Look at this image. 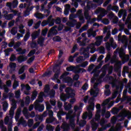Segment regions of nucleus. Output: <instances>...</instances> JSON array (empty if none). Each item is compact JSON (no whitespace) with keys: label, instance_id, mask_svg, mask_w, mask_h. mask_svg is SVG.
Returning a JSON list of instances; mask_svg holds the SVG:
<instances>
[{"label":"nucleus","instance_id":"nucleus-9","mask_svg":"<svg viewBox=\"0 0 131 131\" xmlns=\"http://www.w3.org/2000/svg\"><path fill=\"white\" fill-rule=\"evenodd\" d=\"M58 34V31L55 29V28H52L50 29L48 33L47 37H51V36H54V35H57Z\"/></svg>","mask_w":131,"mask_h":131},{"label":"nucleus","instance_id":"nucleus-11","mask_svg":"<svg viewBox=\"0 0 131 131\" xmlns=\"http://www.w3.org/2000/svg\"><path fill=\"white\" fill-rule=\"evenodd\" d=\"M63 80L66 83H68L69 86H72L73 85V80L70 77H67L63 79Z\"/></svg>","mask_w":131,"mask_h":131},{"label":"nucleus","instance_id":"nucleus-54","mask_svg":"<svg viewBox=\"0 0 131 131\" xmlns=\"http://www.w3.org/2000/svg\"><path fill=\"white\" fill-rule=\"evenodd\" d=\"M54 22L57 25H60L61 24V22H62V20L61 19V18L58 17L56 19H54Z\"/></svg>","mask_w":131,"mask_h":131},{"label":"nucleus","instance_id":"nucleus-53","mask_svg":"<svg viewBox=\"0 0 131 131\" xmlns=\"http://www.w3.org/2000/svg\"><path fill=\"white\" fill-rule=\"evenodd\" d=\"M50 85H46L45 86V89L44 90V93H45L46 94H49V93H50Z\"/></svg>","mask_w":131,"mask_h":131},{"label":"nucleus","instance_id":"nucleus-42","mask_svg":"<svg viewBox=\"0 0 131 131\" xmlns=\"http://www.w3.org/2000/svg\"><path fill=\"white\" fill-rule=\"evenodd\" d=\"M56 120V118H50L46 119V123L50 124L52 123V122H54L55 120Z\"/></svg>","mask_w":131,"mask_h":131},{"label":"nucleus","instance_id":"nucleus-60","mask_svg":"<svg viewBox=\"0 0 131 131\" xmlns=\"http://www.w3.org/2000/svg\"><path fill=\"white\" fill-rule=\"evenodd\" d=\"M19 86V82L15 81L12 85L13 90H16Z\"/></svg>","mask_w":131,"mask_h":131},{"label":"nucleus","instance_id":"nucleus-8","mask_svg":"<svg viewBox=\"0 0 131 131\" xmlns=\"http://www.w3.org/2000/svg\"><path fill=\"white\" fill-rule=\"evenodd\" d=\"M12 107L10 108L9 111V115L10 117H14V114H15V109L17 108V104L15 102L12 103Z\"/></svg>","mask_w":131,"mask_h":131},{"label":"nucleus","instance_id":"nucleus-58","mask_svg":"<svg viewBox=\"0 0 131 131\" xmlns=\"http://www.w3.org/2000/svg\"><path fill=\"white\" fill-rule=\"evenodd\" d=\"M0 128H1V131H7V127L4 125V123H0Z\"/></svg>","mask_w":131,"mask_h":131},{"label":"nucleus","instance_id":"nucleus-45","mask_svg":"<svg viewBox=\"0 0 131 131\" xmlns=\"http://www.w3.org/2000/svg\"><path fill=\"white\" fill-rule=\"evenodd\" d=\"M25 67H26V66H23L19 70H18V74L21 75L23 73H24V71H25Z\"/></svg>","mask_w":131,"mask_h":131},{"label":"nucleus","instance_id":"nucleus-40","mask_svg":"<svg viewBox=\"0 0 131 131\" xmlns=\"http://www.w3.org/2000/svg\"><path fill=\"white\" fill-rule=\"evenodd\" d=\"M35 17L37 19H43V15L40 13L37 12L35 14Z\"/></svg>","mask_w":131,"mask_h":131},{"label":"nucleus","instance_id":"nucleus-39","mask_svg":"<svg viewBox=\"0 0 131 131\" xmlns=\"http://www.w3.org/2000/svg\"><path fill=\"white\" fill-rule=\"evenodd\" d=\"M35 110H38L39 112H42V111H43V110H45V106H35Z\"/></svg>","mask_w":131,"mask_h":131},{"label":"nucleus","instance_id":"nucleus-35","mask_svg":"<svg viewBox=\"0 0 131 131\" xmlns=\"http://www.w3.org/2000/svg\"><path fill=\"white\" fill-rule=\"evenodd\" d=\"M50 18H48L47 20H44L42 21L41 26L42 27H45V26H47V25H49V21H50Z\"/></svg>","mask_w":131,"mask_h":131},{"label":"nucleus","instance_id":"nucleus-62","mask_svg":"<svg viewBox=\"0 0 131 131\" xmlns=\"http://www.w3.org/2000/svg\"><path fill=\"white\" fill-rule=\"evenodd\" d=\"M25 104H26V105H28L29 104H30V97L27 96L26 97V100H25Z\"/></svg>","mask_w":131,"mask_h":131},{"label":"nucleus","instance_id":"nucleus-7","mask_svg":"<svg viewBox=\"0 0 131 131\" xmlns=\"http://www.w3.org/2000/svg\"><path fill=\"white\" fill-rule=\"evenodd\" d=\"M101 70H102V71H106V70H108V74L111 75V74L113 72V67H110V64L107 63L102 67Z\"/></svg>","mask_w":131,"mask_h":131},{"label":"nucleus","instance_id":"nucleus-24","mask_svg":"<svg viewBox=\"0 0 131 131\" xmlns=\"http://www.w3.org/2000/svg\"><path fill=\"white\" fill-rule=\"evenodd\" d=\"M125 117H127L128 119L131 118V112H128V113L125 114L124 116L121 117L120 119H119V121H122V120H124V118H125Z\"/></svg>","mask_w":131,"mask_h":131},{"label":"nucleus","instance_id":"nucleus-43","mask_svg":"<svg viewBox=\"0 0 131 131\" xmlns=\"http://www.w3.org/2000/svg\"><path fill=\"white\" fill-rule=\"evenodd\" d=\"M19 4V2H18V0H14L12 2V8L14 9L17 8L18 7V4Z\"/></svg>","mask_w":131,"mask_h":131},{"label":"nucleus","instance_id":"nucleus-51","mask_svg":"<svg viewBox=\"0 0 131 131\" xmlns=\"http://www.w3.org/2000/svg\"><path fill=\"white\" fill-rule=\"evenodd\" d=\"M16 59L17 58L16 57V55L15 54H12L9 58V60L10 62H14V61H16Z\"/></svg>","mask_w":131,"mask_h":131},{"label":"nucleus","instance_id":"nucleus-48","mask_svg":"<svg viewBox=\"0 0 131 131\" xmlns=\"http://www.w3.org/2000/svg\"><path fill=\"white\" fill-rule=\"evenodd\" d=\"M9 67L11 69H14V70H15V68L17 67V64L14 62H10L9 64Z\"/></svg>","mask_w":131,"mask_h":131},{"label":"nucleus","instance_id":"nucleus-19","mask_svg":"<svg viewBox=\"0 0 131 131\" xmlns=\"http://www.w3.org/2000/svg\"><path fill=\"white\" fill-rule=\"evenodd\" d=\"M48 18H50V20L48 21V25L50 27L54 26L55 25V19L52 18L53 15H50Z\"/></svg>","mask_w":131,"mask_h":131},{"label":"nucleus","instance_id":"nucleus-14","mask_svg":"<svg viewBox=\"0 0 131 131\" xmlns=\"http://www.w3.org/2000/svg\"><path fill=\"white\" fill-rule=\"evenodd\" d=\"M39 34H40V30H38V31H35L31 34L32 39V40H34L36 39L37 37L39 36Z\"/></svg>","mask_w":131,"mask_h":131},{"label":"nucleus","instance_id":"nucleus-34","mask_svg":"<svg viewBox=\"0 0 131 131\" xmlns=\"http://www.w3.org/2000/svg\"><path fill=\"white\" fill-rule=\"evenodd\" d=\"M20 124H21V125H22L24 127H26V126H27V123L26 122V121H25V120H21V121H20L17 123L18 126H19V125H20Z\"/></svg>","mask_w":131,"mask_h":131},{"label":"nucleus","instance_id":"nucleus-18","mask_svg":"<svg viewBox=\"0 0 131 131\" xmlns=\"http://www.w3.org/2000/svg\"><path fill=\"white\" fill-rule=\"evenodd\" d=\"M70 9H71V6L69 4H67L65 6V9L64 10V14L66 16H68L69 14V11H70Z\"/></svg>","mask_w":131,"mask_h":131},{"label":"nucleus","instance_id":"nucleus-2","mask_svg":"<svg viewBox=\"0 0 131 131\" xmlns=\"http://www.w3.org/2000/svg\"><path fill=\"white\" fill-rule=\"evenodd\" d=\"M64 92L66 94H61L60 98L61 101L64 102V104L67 105V102H66V101H67L68 99H70V98H75V93H74V90L72 89V88L70 87L66 88Z\"/></svg>","mask_w":131,"mask_h":131},{"label":"nucleus","instance_id":"nucleus-25","mask_svg":"<svg viewBox=\"0 0 131 131\" xmlns=\"http://www.w3.org/2000/svg\"><path fill=\"white\" fill-rule=\"evenodd\" d=\"M16 51L18 52V55H24L26 54V49H23L21 48H19L18 49H16Z\"/></svg>","mask_w":131,"mask_h":131},{"label":"nucleus","instance_id":"nucleus-59","mask_svg":"<svg viewBox=\"0 0 131 131\" xmlns=\"http://www.w3.org/2000/svg\"><path fill=\"white\" fill-rule=\"evenodd\" d=\"M48 30L49 29H48V28H46L45 29L43 30L41 32V35L42 36H46Z\"/></svg>","mask_w":131,"mask_h":131},{"label":"nucleus","instance_id":"nucleus-31","mask_svg":"<svg viewBox=\"0 0 131 131\" xmlns=\"http://www.w3.org/2000/svg\"><path fill=\"white\" fill-rule=\"evenodd\" d=\"M55 95H56V92L54 90L50 91L48 94V96L50 97L51 99L55 98Z\"/></svg>","mask_w":131,"mask_h":131},{"label":"nucleus","instance_id":"nucleus-23","mask_svg":"<svg viewBox=\"0 0 131 131\" xmlns=\"http://www.w3.org/2000/svg\"><path fill=\"white\" fill-rule=\"evenodd\" d=\"M21 91H23V90H26V91H30L31 90V87L29 85V84H27L26 85L24 84H21L20 85Z\"/></svg>","mask_w":131,"mask_h":131},{"label":"nucleus","instance_id":"nucleus-26","mask_svg":"<svg viewBox=\"0 0 131 131\" xmlns=\"http://www.w3.org/2000/svg\"><path fill=\"white\" fill-rule=\"evenodd\" d=\"M30 45L31 49H36L37 50H38V47H37V43H36V41H32Z\"/></svg>","mask_w":131,"mask_h":131},{"label":"nucleus","instance_id":"nucleus-29","mask_svg":"<svg viewBox=\"0 0 131 131\" xmlns=\"http://www.w3.org/2000/svg\"><path fill=\"white\" fill-rule=\"evenodd\" d=\"M14 50L13 48H8L4 51V53H5V56L8 57L10 55V52H13Z\"/></svg>","mask_w":131,"mask_h":131},{"label":"nucleus","instance_id":"nucleus-41","mask_svg":"<svg viewBox=\"0 0 131 131\" xmlns=\"http://www.w3.org/2000/svg\"><path fill=\"white\" fill-rule=\"evenodd\" d=\"M89 65V62L88 61H84L81 64H79L78 67H83V68H85Z\"/></svg>","mask_w":131,"mask_h":131},{"label":"nucleus","instance_id":"nucleus-22","mask_svg":"<svg viewBox=\"0 0 131 131\" xmlns=\"http://www.w3.org/2000/svg\"><path fill=\"white\" fill-rule=\"evenodd\" d=\"M27 60V57H24L23 55H20L17 58V61L18 63H21L22 62H25Z\"/></svg>","mask_w":131,"mask_h":131},{"label":"nucleus","instance_id":"nucleus-21","mask_svg":"<svg viewBox=\"0 0 131 131\" xmlns=\"http://www.w3.org/2000/svg\"><path fill=\"white\" fill-rule=\"evenodd\" d=\"M90 49H91L90 47H87L86 48H81L80 49V52L82 53L81 55L84 54L85 53H90Z\"/></svg>","mask_w":131,"mask_h":131},{"label":"nucleus","instance_id":"nucleus-64","mask_svg":"<svg viewBox=\"0 0 131 131\" xmlns=\"http://www.w3.org/2000/svg\"><path fill=\"white\" fill-rule=\"evenodd\" d=\"M119 93V91H115L114 92V93L113 94L112 96V98L113 100L115 99V98H116V97H117V95H118Z\"/></svg>","mask_w":131,"mask_h":131},{"label":"nucleus","instance_id":"nucleus-63","mask_svg":"<svg viewBox=\"0 0 131 131\" xmlns=\"http://www.w3.org/2000/svg\"><path fill=\"white\" fill-rule=\"evenodd\" d=\"M33 125V119H29L28 121V126L29 127H31Z\"/></svg>","mask_w":131,"mask_h":131},{"label":"nucleus","instance_id":"nucleus-36","mask_svg":"<svg viewBox=\"0 0 131 131\" xmlns=\"http://www.w3.org/2000/svg\"><path fill=\"white\" fill-rule=\"evenodd\" d=\"M37 95H38V92L36 90L34 91L32 94V100H35V99H36Z\"/></svg>","mask_w":131,"mask_h":131},{"label":"nucleus","instance_id":"nucleus-15","mask_svg":"<svg viewBox=\"0 0 131 131\" xmlns=\"http://www.w3.org/2000/svg\"><path fill=\"white\" fill-rule=\"evenodd\" d=\"M81 10H79L78 11V13L77 14L78 17L79 18V21L82 24H83L84 22H85V20L84 19V17L83 16V14H81L82 13Z\"/></svg>","mask_w":131,"mask_h":131},{"label":"nucleus","instance_id":"nucleus-46","mask_svg":"<svg viewBox=\"0 0 131 131\" xmlns=\"http://www.w3.org/2000/svg\"><path fill=\"white\" fill-rule=\"evenodd\" d=\"M118 112H119V110L117 107H114L112 110V113L115 115V114H118Z\"/></svg>","mask_w":131,"mask_h":131},{"label":"nucleus","instance_id":"nucleus-30","mask_svg":"<svg viewBox=\"0 0 131 131\" xmlns=\"http://www.w3.org/2000/svg\"><path fill=\"white\" fill-rule=\"evenodd\" d=\"M74 22H76V20L73 19L72 21H68L67 25L69 26V27H74L75 26V23Z\"/></svg>","mask_w":131,"mask_h":131},{"label":"nucleus","instance_id":"nucleus-55","mask_svg":"<svg viewBox=\"0 0 131 131\" xmlns=\"http://www.w3.org/2000/svg\"><path fill=\"white\" fill-rule=\"evenodd\" d=\"M91 74H94V77H98L99 76V73H97V70H93Z\"/></svg>","mask_w":131,"mask_h":131},{"label":"nucleus","instance_id":"nucleus-1","mask_svg":"<svg viewBox=\"0 0 131 131\" xmlns=\"http://www.w3.org/2000/svg\"><path fill=\"white\" fill-rule=\"evenodd\" d=\"M85 2H87V5L86 7H84V16L86 20H87V23L88 24H93V23H95L96 22V18H93L92 19V16L90 15V13H89V11L90 10H95L98 7L97 4L93 3V2L90 1V0H85Z\"/></svg>","mask_w":131,"mask_h":131},{"label":"nucleus","instance_id":"nucleus-6","mask_svg":"<svg viewBox=\"0 0 131 131\" xmlns=\"http://www.w3.org/2000/svg\"><path fill=\"white\" fill-rule=\"evenodd\" d=\"M67 71H72L74 72L75 74H79V73H83V72H86V70L83 68L77 69L76 67L70 66L67 68Z\"/></svg>","mask_w":131,"mask_h":131},{"label":"nucleus","instance_id":"nucleus-27","mask_svg":"<svg viewBox=\"0 0 131 131\" xmlns=\"http://www.w3.org/2000/svg\"><path fill=\"white\" fill-rule=\"evenodd\" d=\"M127 94V90L125 89L123 92V99H122V101H126V100H128V96H126Z\"/></svg>","mask_w":131,"mask_h":131},{"label":"nucleus","instance_id":"nucleus-5","mask_svg":"<svg viewBox=\"0 0 131 131\" xmlns=\"http://www.w3.org/2000/svg\"><path fill=\"white\" fill-rule=\"evenodd\" d=\"M93 100L94 98H92L88 100V104L90 105L87 107V110L89 111L88 117L89 119L93 118V112L92 111H94V109L95 108V103L93 101Z\"/></svg>","mask_w":131,"mask_h":131},{"label":"nucleus","instance_id":"nucleus-38","mask_svg":"<svg viewBox=\"0 0 131 131\" xmlns=\"http://www.w3.org/2000/svg\"><path fill=\"white\" fill-rule=\"evenodd\" d=\"M29 37H30V32H27L24 37V41H27L29 39Z\"/></svg>","mask_w":131,"mask_h":131},{"label":"nucleus","instance_id":"nucleus-44","mask_svg":"<svg viewBox=\"0 0 131 131\" xmlns=\"http://www.w3.org/2000/svg\"><path fill=\"white\" fill-rule=\"evenodd\" d=\"M111 43L109 42H106L105 44V49L107 50L108 52H110V51H111Z\"/></svg>","mask_w":131,"mask_h":131},{"label":"nucleus","instance_id":"nucleus-10","mask_svg":"<svg viewBox=\"0 0 131 131\" xmlns=\"http://www.w3.org/2000/svg\"><path fill=\"white\" fill-rule=\"evenodd\" d=\"M91 124L92 130L96 131L98 129V127H99V123L95 122V120L93 119L91 121Z\"/></svg>","mask_w":131,"mask_h":131},{"label":"nucleus","instance_id":"nucleus-12","mask_svg":"<svg viewBox=\"0 0 131 131\" xmlns=\"http://www.w3.org/2000/svg\"><path fill=\"white\" fill-rule=\"evenodd\" d=\"M105 10L103 8H100L96 11V14H100L98 16V18H103L105 16Z\"/></svg>","mask_w":131,"mask_h":131},{"label":"nucleus","instance_id":"nucleus-61","mask_svg":"<svg viewBox=\"0 0 131 131\" xmlns=\"http://www.w3.org/2000/svg\"><path fill=\"white\" fill-rule=\"evenodd\" d=\"M94 3L98 4V6H101L103 3H104V0H93Z\"/></svg>","mask_w":131,"mask_h":131},{"label":"nucleus","instance_id":"nucleus-56","mask_svg":"<svg viewBox=\"0 0 131 131\" xmlns=\"http://www.w3.org/2000/svg\"><path fill=\"white\" fill-rule=\"evenodd\" d=\"M15 98L16 99H19L21 96V92L20 91V90H17L15 93Z\"/></svg>","mask_w":131,"mask_h":131},{"label":"nucleus","instance_id":"nucleus-32","mask_svg":"<svg viewBox=\"0 0 131 131\" xmlns=\"http://www.w3.org/2000/svg\"><path fill=\"white\" fill-rule=\"evenodd\" d=\"M76 61L78 64H81L84 59H83V56H79L76 58Z\"/></svg>","mask_w":131,"mask_h":131},{"label":"nucleus","instance_id":"nucleus-52","mask_svg":"<svg viewBox=\"0 0 131 131\" xmlns=\"http://www.w3.org/2000/svg\"><path fill=\"white\" fill-rule=\"evenodd\" d=\"M36 52V50L33 49L30 51V52L28 54V57H31V56H33L35 52Z\"/></svg>","mask_w":131,"mask_h":131},{"label":"nucleus","instance_id":"nucleus-13","mask_svg":"<svg viewBox=\"0 0 131 131\" xmlns=\"http://www.w3.org/2000/svg\"><path fill=\"white\" fill-rule=\"evenodd\" d=\"M96 41H95V45L96 47H99V46H101V43H102L103 41V36L96 37Z\"/></svg>","mask_w":131,"mask_h":131},{"label":"nucleus","instance_id":"nucleus-3","mask_svg":"<svg viewBox=\"0 0 131 131\" xmlns=\"http://www.w3.org/2000/svg\"><path fill=\"white\" fill-rule=\"evenodd\" d=\"M67 119H69V123H63L62 124V128H63V129L70 130V127H71L72 129H74L75 128V120H74V117L71 115H68L67 116Z\"/></svg>","mask_w":131,"mask_h":131},{"label":"nucleus","instance_id":"nucleus-33","mask_svg":"<svg viewBox=\"0 0 131 131\" xmlns=\"http://www.w3.org/2000/svg\"><path fill=\"white\" fill-rule=\"evenodd\" d=\"M14 17V14L13 13L9 14L8 15H5L4 18L6 20H12Z\"/></svg>","mask_w":131,"mask_h":131},{"label":"nucleus","instance_id":"nucleus-28","mask_svg":"<svg viewBox=\"0 0 131 131\" xmlns=\"http://www.w3.org/2000/svg\"><path fill=\"white\" fill-rule=\"evenodd\" d=\"M45 38L43 37H40L38 39V43L40 45V47L43 46V42H45Z\"/></svg>","mask_w":131,"mask_h":131},{"label":"nucleus","instance_id":"nucleus-47","mask_svg":"<svg viewBox=\"0 0 131 131\" xmlns=\"http://www.w3.org/2000/svg\"><path fill=\"white\" fill-rule=\"evenodd\" d=\"M53 40L54 41H56L57 42H60L61 41V37L59 36H56L53 38Z\"/></svg>","mask_w":131,"mask_h":131},{"label":"nucleus","instance_id":"nucleus-17","mask_svg":"<svg viewBox=\"0 0 131 131\" xmlns=\"http://www.w3.org/2000/svg\"><path fill=\"white\" fill-rule=\"evenodd\" d=\"M101 115L102 116H104V115H105V118H110V117L111 116V114H110V112H107L106 113V110L104 108V109H103L101 111Z\"/></svg>","mask_w":131,"mask_h":131},{"label":"nucleus","instance_id":"nucleus-57","mask_svg":"<svg viewBox=\"0 0 131 131\" xmlns=\"http://www.w3.org/2000/svg\"><path fill=\"white\" fill-rule=\"evenodd\" d=\"M34 59H35V56L33 55V56L31 57L27 60L28 64H30L31 63H32L33 61H34Z\"/></svg>","mask_w":131,"mask_h":131},{"label":"nucleus","instance_id":"nucleus-4","mask_svg":"<svg viewBox=\"0 0 131 131\" xmlns=\"http://www.w3.org/2000/svg\"><path fill=\"white\" fill-rule=\"evenodd\" d=\"M116 53L119 54V56L121 59V60H124V63L125 62H128L129 61V56H125V53H124V49L121 48V49L117 48L115 51Z\"/></svg>","mask_w":131,"mask_h":131},{"label":"nucleus","instance_id":"nucleus-20","mask_svg":"<svg viewBox=\"0 0 131 131\" xmlns=\"http://www.w3.org/2000/svg\"><path fill=\"white\" fill-rule=\"evenodd\" d=\"M60 71L61 70L60 69H57L56 72L53 71V72H55V73L52 78V80H56V79H58L59 78V75H60Z\"/></svg>","mask_w":131,"mask_h":131},{"label":"nucleus","instance_id":"nucleus-37","mask_svg":"<svg viewBox=\"0 0 131 131\" xmlns=\"http://www.w3.org/2000/svg\"><path fill=\"white\" fill-rule=\"evenodd\" d=\"M9 108V104L7 101H5L3 103V110L4 112H6Z\"/></svg>","mask_w":131,"mask_h":131},{"label":"nucleus","instance_id":"nucleus-50","mask_svg":"<svg viewBox=\"0 0 131 131\" xmlns=\"http://www.w3.org/2000/svg\"><path fill=\"white\" fill-rule=\"evenodd\" d=\"M54 128H55V127L51 125L46 126V129L48 131H54Z\"/></svg>","mask_w":131,"mask_h":131},{"label":"nucleus","instance_id":"nucleus-16","mask_svg":"<svg viewBox=\"0 0 131 131\" xmlns=\"http://www.w3.org/2000/svg\"><path fill=\"white\" fill-rule=\"evenodd\" d=\"M43 97L47 98V96L45 94V93L41 92L38 97V103H42V102H43Z\"/></svg>","mask_w":131,"mask_h":131},{"label":"nucleus","instance_id":"nucleus-49","mask_svg":"<svg viewBox=\"0 0 131 131\" xmlns=\"http://www.w3.org/2000/svg\"><path fill=\"white\" fill-rule=\"evenodd\" d=\"M17 32L18 31H17V28L16 27L12 28L11 30V33L12 35H16V33H17Z\"/></svg>","mask_w":131,"mask_h":131}]
</instances>
